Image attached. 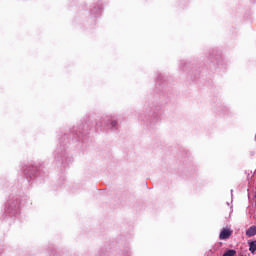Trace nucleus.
<instances>
[{
  "instance_id": "f257e3e1",
  "label": "nucleus",
  "mask_w": 256,
  "mask_h": 256,
  "mask_svg": "<svg viewBox=\"0 0 256 256\" xmlns=\"http://www.w3.org/2000/svg\"><path fill=\"white\" fill-rule=\"evenodd\" d=\"M233 235V230L231 228H223L220 232L219 239L220 241H225Z\"/></svg>"
},
{
  "instance_id": "f03ea898",
  "label": "nucleus",
  "mask_w": 256,
  "mask_h": 256,
  "mask_svg": "<svg viewBox=\"0 0 256 256\" xmlns=\"http://www.w3.org/2000/svg\"><path fill=\"white\" fill-rule=\"evenodd\" d=\"M247 237H253L256 235V226H251L247 231H246Z\"/></svg>"
},
{
  "instance_id": "7ed1b4c3",
  "label": "nucleus",
  "mask_w": 256,
  "mask_h": 256,
  "mask_svg": "<svg viewBox=\"0 0 256 256\" xmlns=\"http://www.w3.org/2000/svg\"><path fill=\"white\" fill-rule=\"evenodd\" d=\"M249 251L255 253L256 251V240L249 243Z\"/></svg>"
}]
</instances>
